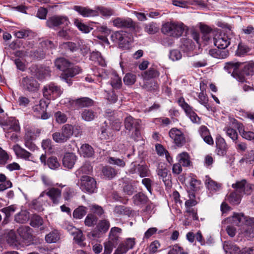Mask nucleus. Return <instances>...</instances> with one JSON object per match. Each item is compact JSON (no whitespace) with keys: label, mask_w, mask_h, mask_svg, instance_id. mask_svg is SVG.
<instances>
[{"label":"nucleus","mask_w":254,"mask_h":254,"mask_svg":"<svg viewBox=\"0 0 254 254\" xmlns=\"http://www.w3.org/2000/svg\"><path fill=\"white\" fill-rule=\"evenodd\" d=\"M233 221L238 225L240 223L244 224L242 231V234L247 238H254V218L246 216L243 214H235L233 217Z\"/></svg>","instance_id":"1"},{"label":"nucleus","mask_w":254,"mask_h":254,"mask_svg":"<svg viewBox=\"0 0 254 254\" xmlns=\"http://www.w3.org/2000/svg\"><path fill=\"white\" fill-rule=\"evenodd\" d=\"M185 25L179 22H167L162 25V32L164 34L175 38L181 36L185 30Z\"/></svg>","instance_id":"2"},{"label":"nucleus","mask_w":254,"mask_h":254,"mask_svg":"<svg viewBox=\"0 0 254 254\" xmlns=\"http://www.w3.org/2000/svg\"><path fill=\"white\" fill-rule=\"evenodd\" d=\"M177 103L179 106L185 112L186 116L189 118L191 121L195 124H200V119L194 112L192 107L188 104L183 97H180L177 99Z\"/></svg>","instance_id":"3"},{"label":"nucleus","mask_w":254,"mask_h":254,"mask_svg":"<svg viewBox=\"0 0 254 254\" xmlns=\"http://www.w3.org/2000/svg\"><path fill=\"white\" fill-rule=\"evenodd\" d=\"M168 135L172 142L178 147H182L186 143V138L184 132L177 127L170 129Z\"/></svg>","instance_id":"4"},{"label":"nucleus","mask_w":254,"mask_h":254,"mask_svg":"<svg viewBox=\"0 0 254 254\" xmlns=\"http://www.w3.org/2000/svg\"><path fill=\"white\" fill-rule=\"evenodd\" d=\"M114 27L120 29H129L134 30L137 27L135 22L129 17H118L112 21Z\"/></svg>","instance_id":"5"},{"label":"nucleus","mask_w":254,"mask_h":254,"mask_svg":"<svg viewBox=\"0 0 254 254\" xmlns=\"http://www.w3.org/2000/svg\"><path fill=\"white\" fill-rule=\"evenodd\" d=\"M111 40L117 43L121 48H126L129 46L130 38L126 32L123 31H116L111 35Z\"/></svg>","instance_id":"6"},{"label":"nucleus","mask_w":254,"mask_h":254,"mask_svg":"<svg viewBox=\"0 0 254 254\" xmlns=\"http://www.w3.org/2000/svg\"><path fill=\"white\" fill-rule=\"evenodd\" d=\"M235 191L243 195V194H250L254 190V185L248 183L246 180L243 179L237 181L232 185Z\"/></svg>","instance_id":"7"},{"label":"nucleus","mask_w":254,"mask_h":254,"mask_svg":"<svg viewBox=\"0 0 254 254\" xmlns=\"http://www.w3.org/2000/svg\"><path fill=\"white\" fill-rule=\"evenodd\" d=\"M43 95L47 99H55L59 97L62 91L60 87L56 85L55 83H50L49 84L44 86L43 89Z\"/></svg>","instance_id":"8"},{"label":"nucleus","mask_w":254,"mask_h":254,"mask_svg":"<svg viewBox=\"0 0 254 254\" xmlns=\"http://www.w3.org/2000/svg\"><path fill=\"white\" fill-rule=\"evenodd\" d=\"M80 188L88 193L94 192L96 189V182L94 178L88 176H82L81 178Z\"/></svg>","instance_id":"9"},{"label":"nucleus","mask_w":254,"mask_h":254,"mask_svg":"<svg viewBox=\"0 0 254 254\" xmlns=\"http://www.w3.org/2000/svg\"><path fill=\"white\" fill-rule=\"evenodd\" d=\"M44 194L47 195L53 204H58L61 198L62 190L57 188L51 187L43 191L40 196H43Z\"/></svg>","instance_id":"10"},{"label":"nucleus","mask_w":254,"mask_h":254,"mask_svg":"<svg viewBox=\"0 0 254 254\" xmlns=\"http://www.w3.org/2000/svg\"><path fill=\"white\" fill-rule=\"evenodd\" d=\"M141 121L139 119H135L131 116H127L124 120L125 127L129 131L134 129L135 134L138 136L140 128Z\"/></svg>","instance_id":"11"},{"label":"nucleus","mask_w":254,"mask_h":254,"mask_svg":"<svg viewBox=\"0 0 254 254\" xmlns=\"http://www.w3.org/2000/svg\"><path fill=\"white\" fill-rule=\"evenodd\" d=\"M49 104V102L48 101L44 99L40 100L39 101V104L36 105L34 108V116L37 118H41L44 120L47 119L49 116L46 113V109Z\"/></svg>","instance_id":"12"},{"label":"nucleus","mask_w":254,"mask_h":254,"mask_svg":"<svg viewBox=\"0 0 254 254\" xmlns=\"http://www.w3.org/2000/svg\"><path fill=\"white\" fill-rule=\"evenodd\" d=\"M39 44L42 48V49H39V51H35L34 53V58L40 60L45 57V50L48 49H54L55 48V45L53 42L49 40L40 39Z\"/></svg>","instance_id":"13"},{"label":"nucleus","mask_w":254,"mask_h":254,"mask_svg":"<svg viewBox=\"0 0 254 254\" xmlns=\"http://www.w3.org/2000/svg\"><path fill=\"white\" fill-rule=\"evenodd\" d=\"M135 244L134 238H127L122 242L115 250L114 254H124L129 250L132 249Z\"/></svg>","instance_id":"14"},{"label":"nucleus","mask_w":254,"mask_h":254,"mask_svg":"<svg viewBox=\"0 0 254 254\" xmlns=\"http://www.w3.org/2000/svg\"><path fill=\"white\" fill-rule=\"evenodd\" d=\"M47 25L50 28L59 26L61 25H64L67 26L70 22L66 16H53L47 21Z\"/></svg>","instance_id":"15"},{"label":"nucleus","mask_w":254,"mask_h":254,"mask_svg":"<svg viewBox=\"0 0 254 254\" xmlns=\"http://www.w3.org/2000/svg\"><path fill=\"white\" fill-rule=\"evenodd\" d=\"M231 38L225 33L219 34L214 39V45L219 49L225 50L230 44Z\"/></svg>","instance_id":"16"},{"label":"nucleus","mask_w":254,"mask_h":254,"mask_svg":"<svg viewBox=\"0 0 254 254\" xmlns=\"http://www.w3.org/2000/svg\"><path fill=\"white\" fill-rule=\"evenodd\" d=\"M73 9L83 17H94L98 15V11L96 10L91 9L88 6L74 5Z\"/></svg>","instance_id":"17"},{"label":"nucleus","mask_w":254,"mask_h":254,"mask_svg":"<svg viewBox=\"0 0 254 254\" xmlns=\"http://www.w3.org/2000/svg\"><path fill=\"white\" fill-rule=\"evenodd\" d=\"M18 232L26 246L31 244L32 241L31 230L29 227L22 226L18 229Z\"/></svg>","instance_id":"18"},{"label":"nucleus","mask_w":254,"mask_h":254,"mask_svg":"<svg viewBox=\"0 0 254 254\" xmlns=\"http://www.w3.org/2000/svg\"><path fill=\"white\" fill-rule=\"evenodd\" d=\"M241 64L239 63L229 62L226 63L224 66V68L227 70L229 72H232V74L234 77L238 76V80L240 82H244L245 81V77L242 75H239L238 74V69L241 66Z\"/></svg>","instance_id":"19"},{"label":"nucleus","mask_w":254,"mask_h":254,"mask_svg":"<svg viewBox=\"0 0 254 254\" xmlns=\"http://www.w3.org/2000/svg\"><path fill=\"white\" fill-rule=\"evenodd\" d=\"M45 228L42 218L38 215H33V233L36 235L42 234Z\"/></svg>","instance_id":"20"},{"label":"nucleus","mask_w":254,"mask_h":254,"mask_svg":"<svg viewBox=\"0 0 254 254\" xmlns=\"http://www.w3.org/2000/svg\"><path fill=\"white\" fill-rule=\"evenodd\" d=\"M4 129L8 131H18L20 129L18 121L14 118L10 117L5 122L3 125Z\"/></svg>","instance_id":"21"},{"label":"nucleus","mask_w":254,"mask_h":254,"mask_svg":"<svg viewBox=\"0 0 254 254\" xmlns=\"http://www.w3.org/2000/svg\"><path fill=\"white\" fill-rule=\"evenodd\" d=\"M216 144L217 154L220 156L225 155L228 149L227 145L225 139L221 136L217 137Z\"/></svg>","instance_id":"22"},{"label":"nucleus","mask_w":254,"mask_h":254,"mask_svg":"<svg viewBox=\"0 0 254 254\" xmlns=\"http://www.w3.org/2000/svg\"><path fill=\"white\" fill-rule=\"evenodd\" d=\"M157 174L160 179H161L164 183L165 186L168 188L172 186L171 175L168 173L166 168H158L157 170Z\"/></svg>","instance_id":"23"},{"label":"nucleus","mask_w":254,"mask_h":254,"mask_svg":"<svg viewBox=\"0 0 254 254\" xmlns=\"http://www.w3.org/2000/svg\"><path fill=\"white\" fill-rule=\"evenodd\" d=\"M199 133L203 140L209 145H213V139L210 134L208 128L204 126H201L198 130Z\"/></svg>","instance_id":"24"},{"label":"nucleus","mask_w":254,"mask_h":254,"mask_svg":"<svg viewBox=\"0 0 254 254\" xmlns=\"http://www.w3.org/2000/svg\"><path fill=\"white\" fill-rule=\"evenodd\" d=\"M81 69L78 66H74L69 67L64 72L62 73L61 77L65 80L67 82H68V78L69 77H72L78 74L81 72Z\"/></svg>","instance_id":"25"},{"label":"nucleus","mask_w":254,"mask_h":254,"mask_svg":"<svg viewBox=\"0 0 254 254\" xmlns=\"http://www.w3.org/2000/svg\"><path fill=\"white\" fill-rule=\"evenodd\" d=\"M76 160V155L72 153H66L63 159V165L68 169H71Z\"/></svg>","instance_id":"26"},{"label":"nucleus","mask_w":254,"mask_h":254,"mask_svg":"<svg viewBox=\"0 0 254 254\" xmlns=\"http://www.w3.org/2000/svg\"><path fill=\"white\" fill-rule=\"evenodd\" d=\"M73 102L77 108L91 107L94 104V101L88 97L80 98L74 100Z\"/></svg>","instance_id":"27"},{"label":"nucleus","mask_w":254,"mask_h":254,"mask_svg":"<svg viewBox=\"0 0 254 254\" xmlns=\"http://www.w3.org/2000/svg\"><path fill=\"white\" fill-rule=\"evenodd\" d=\"M172 197L175 204H172V208L175 209V212L177 214L181 213L183 202L180 199V195L177 190L174 191L172 193Z\"/></svg>","instance_id":"28"},{"label":"nucleus","mask_w":254,"mask_h":254,"mask_svg":"<svg viewBox=\"0 0 254 254\" xmlns=\"http://www.w3.org/2000/svg\"><path fill=\"white\" fill-rule=\"evenodd\" d=\"M78 152L81 156L87 158L92 157L94 154L93 147L87 143L82 144L78 149Z\"/></svg>","instance_id":"29"},{"label":"nucleus","mask_w":254,"mask_h":254,"mask_svg":"<svg viewBox=\"0 0 254 254\" xmlns=\"http://www.w3.org/2000/svg\"><path fill=\"white\" fill-rule=\"evenodd\" d=\"M55 64L57 68L63 71V72H64L71 65V63L64 58H57L55 62Z\"/></svg>","instance_id":"30"},{"label":"nucleus","mask_w":254,"mask_h":254,"mask_svg":"<svg viewBox=\"0 0 254 254\" xmlns=\"http://www.w3.org/2000/svg\"><path fill=\"white\" fill-rule=\"evenodd\" d=\"M119 241L109 236L108 240L104 243V254H111L114 248L119 244Z\"/></svg>","instance_id":"31"},{"label":"nucleus","mask_w":254,"mask_h":254,"mask_svg":"<svg viewBox=\"0 0 254 254\" xmlns=\"http://www.w3.org/2000/svg\"><path fill=\"white\" fill-rule=\"evenodd\" d=\"M190 185V190L189 191L194 192L195 193L198 191L200 190L201 188H202L201 181L198 180L197 177L193 175H192L191 176Z\"/></svg>","instance_id":"32"},{"label":"nucleus","mask_w":254,"mask_h":254,"mask_svg":"<svg viewBox=\"0 0 254 254\" xmlns=\"http://www.w3.org/2000/svg\"><path fill=\"white\" fill-rule=\"evenodd\" d=\"M209 54L213 57L217 59H225L227 58L229 54L227 50L222 49H211L209 51Z\"/></svg>","instance_id":"33"},{"label":"nucleus","mask_w":254,"mask_h":254,"mask_svg":"<svg viewBox=\"0 0 254 254\" xmlns=\"http://www.w3.org/2000/svg\"><path fill=\"white\" fill-rule=\"evenodd\" d=\"M115 134L114 131L110 127H102L100 137L102 140H110L113 139Z\"/></svg>","instance_id":"34"},{"label":"nucleus","mask_w":254,"mask_h":254,"mask_svg":"<svg viewBox=\"0 0 254 254\" xmlns=\"http://www.w3.org/2000/svg\"><path fill=\"white\" fill-rule=\"evenodd\" d=\"M223 248L225 251L229 254H241L242 252L238 246L229 242H225Z\"/></svg>","instance_id":"35"},{"label":"nucleus","mask_w":254,"mask_h":254,"mask_svg":"<svg viewBox=\"0 0 254 254\" xmlns=\"http://www.w3.org/2000/svg\"><path fill=\"white\" fill-rule=\"evenodd\" d=\"M113 212L117 216L127 215L129 216L132 214V210L129 207L123 205L116 206Z\"/></svg>","instance_id":"36"},{"label":"nucleus","mask_w":254,"mask_h":254,"mask_svg":"<svg viewBox=\"0 0 254 254\" xmlns=\"http://www.w3.org/2000/svg\"><path fill=\"white\" fill-rule=\"evenodd\" d=\"M74 25L78 29L83 33H88L92 29L88 25L82 22L81 19L79 18H74L73 20Z\"/></svg>","instance_id":"37"},{"label":"nucleus","mask_w":254,"mask_h":254,"mask_svg":"<svg viewBox=\"0 0 254 254\" xmlns=\"http://www.w3.org/2000/svg\"><path fill=\"white\" fill-rule=\"evenodd\" d=\"M81 118L86 122H90L97 118V113L91 109H84L81 113Z\"/></svg>","instance_id":"38"},{"label":"nucleus","mask_w":254,"mask_h":254,"mask_svg":"<svg viewBox=\"0 0 254 254\" xmlns=\"http://www.w3.org/2000/svg\"><path fill=\"white\" fill-rule=\"evenodd\" d=\"M132 199L136 205L146 204L149 201L148 197L142 192H138L134 195Z\"/></svg>","instance_id":"39"},{"label":"nucleus","mask_w":254,"mask_h":254,"mask_svg":"<svg viewBox=\"0 0 254 254\" xmlns=\"http://www.w3.org/2000/svg\"><path fill=\"white\" fill-rule=\"evenodd\" d=\"M25 135L24 136L25 145L29 149L32 148V131L31 127L29 125L24 127Z\"/></svg>","instance_id":"40"},{"label":"nucleus","mask_w":254,"mask_h":254,"mask_svg":"<svg viewBox=\"0 0 254 254\" xmlns=\"http://www.w3.org/2000/svg\"><path fill=\"white\" fill-rule=\"evenodd\" d=\"M110 83L114 89H120L122 85L121 78L115 72L111 74Z\"/></svg>","instance_id":"41"},{"label":"nucleus","mask_w":254,"mask_h":254,"mask_svg":"<svg viewBox=\"0 0 254 254\" xmlns=\"http://www.w3.org/2000/svg\"><path fill=\"white\" fill-rule=\"evenodd\" d=\"M205 184L208 189L211 191H217L221 188V185L211 179L208 176L205 177Z\"/></svg>","instance_id":"42"},{"label":"nucleus","mask_w":254,"mask_h":254,"mask_svg":"<svg viewBox=\"0 0 254 254\" xmlns=\"http://www.w3.org/2000/svg\"><path fill=\"white\" fill-rule=\"evenodd\" d=\"M5 239L7 243L12 247H18V242L16 234L14 231L11 230L8 232L6 236Z\"/></svg>","instance_id":"43"},{"label":"nucleus","mask_w":254,"mask_h":254,"mask_svg":"<svg viewBox=\"0 0 254 254\" xmlns=\"http://www.w3.org/2000/svg\"><path fill=\"white\" fill-rule=\"evenodd\" d=\"M13 150L16 155L19 157L29 160L30 157V153L22 148L18 145L13 146Z\"/></svg>","instance_id":"44"},{"label":"nucleus","mask_w":254,"mask_h":254,"mask_svg":"<svg viewBox=\"0 0 254 254\" xmlns=\"http://www.w3.org/2000/svg\"><path fill=\"white\" fill-rule=\"evenodd\" d=\"M60 238V234L57 230H54L46 235L45 240L48 243L57 242Z\"/></svg>","instance_id":"45"},{"label":"nucleus","mask_w":254,"mask_h":254,"mask_svg":"<svg viewBox=\"0 0 254 254\" xmlns=\"http://www.w3.org/2000/svg\"><path fill=\"white\" fill-rule=\"evenodd\" d=\"M87 208L81 205L75 209L73 212V217L76 219H82L86 214Z\"/></svg>","instance_id":"46"},{"label":"nucleus","mask_w":254,"mask_h":254,"mask_svg":"<svg viewBox=\"0 0 254 254\" xmlns=\"http://www.w3.org/2000/svg\"><path fill=\"white\" fill-rule=\"evenodd\" d=\"M179 162L184 167H189L190 165L191 161L189 154L183 152L178 155Z\"/></svg>","instance_id":"47"},{"label":"nucleus","mask_w":254,"mask_h":254,"mask_svg":"<svg viewBox=\"0 0 254 254\" xmlns=\"http://www.w3.org/2000/svg\"><path fill=\"white\" fill-rule=\"evenodd\" d=\"M135 167V170L141 178L149 177L150 173L148 167L146 165L138 164Z\"/></svg>","instance_id":"48"},{"label":"nucleus","mask_w":254,"mask_h":254,"mask_svg":"<svg viewBox=\"0 0 254 254\" xmlns=\"http://www.w3.org/2000/svg\"><path fill=\"white\" fill-rule=\"evenodd\" d=\"M238 128L243 138L250 140L254 139V132L245 130L242 124H239Z\"/></svg>","instance_id":"49"},{"label":"nucleus","mask_w":254,"mask_h":254,"mask_svg":"<svg viewBox=\"0 0 254 254\" xmlns=\"http://www.w3.org/2000/svg\"><path fill=\"white\" fill-rule=\"evenodd\" d=\"M242 72L243 74L246 75H253L254 74V63L249 62L244 64Z\"/></svg>","instance_id":"50"},{"label":"nucleus","mask_w":254,"mask_h":254,"mask_svg":"<svg viewBox=\"0 0 254 254\" xmlns=\"http://www.w3.org/2000/svg\"><path fill=\"white\" fill-rule=\"evenodd\" d=\"M29 219V213L26 210H22L15 215V220L19 223H24Z\"/></svg>","instance_id":"51"},{"label":"nucleus","mask_w":254,"mask_h":254,"mask_svg":"<svg viewBox=\"0 0 254 254\" xmlns=\"http://www.w3.org/2000/svg\"><path fill=\"white\" fill-rule=\"evenodd\" d=\"M189 199L185 202V206L186 209L188 208H193L198 203V201L196 199L195 194L194 192L189 191Z\"/></svg>","instance_id":"52"},{"label":"nucleus","mask_w":254,"mask_h":254,"mask_svg":"<svg viewBox=\"0 0 254 254\" xmlns=\"http://www.w3.org/2000/svg\"><path fill=\"white\" fill-rule=\"evenodd\" d=\"M73 127L71 125L65 124L64 125L61 129V132L67 139L72 136L73 133Z\"/></svg>","instance_id":"53"},{"label":"nucleus","mask_w":254,"mask_h":254,"mask_svg":"<svg viewBox=\"0 0 254 254\" xmlns=\"http://www.w3.org/2000/svg\"><path fill=\"white\" fill-rule=\"evenodd\" d=\"M201 92L198 95V101L201 105H203L207 110H209L210 106L208 104V98L207 95L204 93L203 90L200 85Z\"/></svg>","instance_id":"54"},{"label":"nucleus","mask_w":254,"mask_h":254,"mask_svg":"<svg viewBox=\"0 0 254 254\" xmlns=\"http://www.w3.org/2000/svg\"><path fill=\"white\" fill-rule=\"evenodd\" d=\"M242 195L235 190L230 193L228 200L230 203L233 205L238 204L241 201Z\"/></svg>","instance_id":"55"},{"label":"nucleus","mask_w":254,"mask_h":254,"mask_svg":"<svg viewBox=\"0 0 254 254\" xmlns=\"http://www.w3.org/2000/svg\"><path fill=\"white\" fill-rule=\"evenodd\" d=\"M90 58L91 60L97 62L102 66H105L106 65L105 61L99 52H93L91 54Z\"/></svg>","instance_id":"56"},{"label":"nucleus","mask_w":254,"mask_h":254,"mask_svg":"<svg viewBox=\"0 0 254 254\" xmlns=\"http://www.w3.org/2000/svg\"><path fill=\"white\" fill-rule=\"evenodd\" d=\"M103 175L109 179L115 177L117 174V171L111 166H105L102 170Z\"/></svg>","instance_id":"57"},{"label":"nucleus","mask_w":254,"mask_h":254,"mask_svg":"<svg viewBox=\"0 0 254 254\" xmlns=\"http://www.w3.org/2000/svg\"><path fill=\"white\" fill-rule=\"evenodd\" d=\"M159 75V72L154 68H149L148 70L143 72L142 76L144 79L149 80L155 78Z\"/></svg>","instance_id":"58"},{"label":"nucleus","mask_w":254,"mask_h":254,"mask_svg":"<svg viewBox=\"0 0 254 254\" xmlns=\"http://www.w3.org/2000/svg\"><path fill=\"white\" fill-rule=\"evenodd\" d=\"M98 221V218L93 213H89L84 220V224L86 226L93 227Z\"/></svg>","instance_id":"59"},{"label":"nucleus","mask_w":254,"mask_h":254,"mask_svg":"<svg viewBox=\"0 0 254 254\" xmlns=\"http://www.w3.org/2000/svg\"><path fill=\"white\" fill-rule=\"evenodd\" d=\"M159 29L157 24L154 22L145 24L144 26V31L149 34H154L158 32Z\"/></svg>","instance_id":"60"},{"label":"nucleus","mask_w":254,"mask_h":254,"mask_svg":"<svg viewBox=\"0 0 254 254\" xmlns=\"http://www.w3.org/2000/svg\"><path fill=\"white\" fill-rule=\"evenodd\" d=\"M224 131H225L227 136H228L233 141H237L238 134L235 129L232 128L230 127H227L224 128Z\"/></svg>","instance_id":"61"},{"label":"nucleus","mask_w":254,"mask_h":254,"mask_svg":"<svg viewBox=\"0 0 254 254\" xmlns=\"http://www.w3.org/2000/svg\"><path fill=\"white\" fill-rule=\"evenodd\" d=\"M110 226L108 220L104 219L100 221L97 225V228L99 232L105 233L109 230Z\"/></svg>","instance_id":"62"},{"label":"nucleus","mask_w":254,"mask_h":254,"mask_svg":"<svg viewBox=\"0 0 254 254\" xmlns=\"http://www.w3.org/2000/svg\"><path fill=\"white\" fill-rule=\"evenodd\" d=\"M123 80L126 85H131L136 82V76L134 74L129 72L125 75Z\"/></svg>","instance_id":"63"},{"label":"nucleus","mask_w":254,"mask_h":254,"mask_svg":"<svg viewBox=\"0 0 254 254\" xmlns=\"http://www.w3.org/2000/svg\"><path fill=\"white\" fill-rule=\"evenodd\" d=\"M89 208L93 214H96L99 217L101 216L105 213L103 207L96 204H91L89 205Z\"/></svg>","instance_id":"64"}]
</instances>
